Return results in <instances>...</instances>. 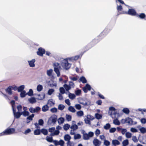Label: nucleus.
<instances>
[{"label": "nucleus", "mask_w": 146, "mask_h": 146, "mask_svg": "<svg viewBox=\"0 0 146 146\" xmlns=\"http://www.w3.org/2000/svg\"><path fill=\"white\" fill-rule=\"evenodd\" d=\"M70 127V125L68 124H65L64 126V129L66 131L68 130Z\"/></svg>", "instance_id": "nucleus-39"}, {"label": "nucleus", "mask_w": 146, "mask_h": 146, "mask_svg": "<svg viewBox=\"0 0 146 146\" xmlns=\"http://www.w3.org/2000/svg\"><path fill=\"white\" fill-rule=\"evenodd\" d=\"M58 123L59 125L63 123L64 121V119L62 117H60L57 120Z\"/></svg>", "instance_id": "nucleus-14"}, {"label": "nucleus", "mask_w": 146, "mask_h": 146, "mask_svg": "<svg viewBox=\"0 0 146 146\" xmlns=\"http://www.w3.org/2000/svg\"><path fill=\"white\" fill-rule=\"evenodd\" d=\"M112 143L113 145L116 146V145H119L120 144V142L117 139L113 140L112 141Z\"/></svg>", "instance_id": "nucleus-17"}, {"label": "nucleus", "mask_w": 146, "mask_h": 146, "mask_svg": "<svg viewBox=\"0 0 146 146\" xmlns=\"http://www.w3.org/2000/svg\"><path fill=\"white\" fill-rule=\"evenodd\" d=\"M132 139L134 142H137L138 141L137 139L135 136H134L132 137Z\"/></svg>", "instance_id": "nucleus-61"}, {"label": "nucleus", "mask_w": 146, "mask_h": 146, "mask_svg": "<svg viewBox=\"0 0 146 146\" xmlns=\"http://www.w3.org/2000/svg\"><path fill=\"white\" fill-rule=\"evenodd\" d=\"M40 110V108L39 107H36L35 108H34V113L38 112Z\"/></svg>", "instance_id": "nucleus-42"}, {"label": "nucleus", "mask_w": 146, "mask_h": 146, "mask_svg": "<svg viewBox=\"0 0 146 146\" xmlns=\"http://www.w3.org/2000/svg\"><path fill=\"white\" fill-rule=\"evenodd\" d=\"M76 108L78 110H80L81 109V105L79 104H77L75 106Z\"/></svg>", "instance_id": "nucleus-60"}, {"label": "nucleus", "mask_w": 146, "mask_h": 146, "mask_svg": "<svg viewBox=\"0 0 146 146\" xmlns=\"http://www.w3.org/2000/svg\"><path fill=\"white\" fill-rule=\"evenodd\" d=\"M59 145H60L61 146H62L64 144V141L62 140H60L59 141H58Z\"/></svg>", "instance_id": "nucleus-58"}, {"label": "nucleus", "mask_w": 146, "mask_h": 146, "mask_svg": "<svg viewBox=\"0 0 146 146\" xmlns=\"http://www.w3.org/2000/svg\"><path fill=\"white\" fill-rule=\"evenodd\" d=\"M99 40L94 39L90 43L86 46L83 48L84 52L90 49L94 46L95 45L98 43Z\"/></svg>", "instance_id": "nucleus-1"}, {"label": "nucleus", "mask_w": 146, "mask_h": 146, "mask_svg": "<svg viewBox=\"0 0 146 146\" xmlns=\"http://www.w3.org/2000/svg\"><path fill=\"white\" fill-rule=\"evenodd\" d=\"M38 51L37 52V54L39 56H42L45 52L44 49L42 47H40L38 48Z\"/></svg>", "instance_id": "nucleus-7"}, {"label": "nucleus", "mask_w": 146, "mask_h": 146, "mask_svg": "<svg viewBox=\"0 0 146 146\" xmlns=\"http://www.w3.org/2000/svg\"><path fill=\"white\" fill-rule=\"evenodd\" d=\"M65 106L62 104H60L59 105L58 107V109L60 110H62L64 108Z\"/></svg>", "instance_id": "nucleus-35"}, {"label": "nucleus", "mask_w": 146, "mask_h": 146, "mask_svg": "<svg viewBox=\"0 0 146 146\" xmlns=\"http://www.w3.org/2000/svg\"><path fill=\"white\" fill-rule=\"evenodd\" d=\"M48 104H49L50 106H52L54 105V103L52 101L49 100L48 101Z\"/></svg>", "instance_id": "nucleus-48"}, {"label": "nucleus", "mask_w": 146, "mask_h": 146, "mask_svg": "<svg viewBox=\"0 0 146 146\" xmlns=\"http://www.w3.org/2000/svg\"><path fill=\"white\" fill-rule=\"evenodd\" d=\"M46 140L49 142H52L53 141L52 137H48V138H46Z\"/></svg>", "instance_id": "nucleus-52"}, {"label": "nucleus", "mask_w": 146, "mask_h": 146, "mask_svg": "<svg viewBox=\"0 0 146 146\" xmlns=\"http://www.w3.org/2000/svg\"><path fill=\"white\" fill-rule=\"evenodd\" d=\"M82 133L83 134V138L85 140H87L89 139V137L88 134L86 133L85 130H83L82 132Z\"/></svg>", "instance_id": "nucleus-9"}, {"label": "nucleus", "mask_w": 146, "mask_h": 146, "mask_svg": "<svg viewBox=\"0 0 146 146\" xmlns=\"http://www.w3.org/2000/svg\"><path fill=\"white\" fill-rule=\"evenodd\" d=\"M54 92V90L52 89H50L48 91V94L49 95H51Z\"/></svg>", "instance_id": "nucleus-57"}, {"label": "nucleus", "mask_w": 146, "mask_h": 146, "mask_svg": "<svg viewBox=\"0 0 146 146\" xmlns=\"http://www.w3.org/2000/svg\"><path fill=\"white\" fill-rule=\"evenodd\" d=\"M81 91L80 90H78L75 91V94L77 95H79L81 93Z\"/></svg>", "instance_id": "nucleus-50"}, {"label": "nucleus", "mask_w": 146, "mask_h": 146, "mask_svg": "<svg viewBox=\"0 0 146 146\" xmlns=\"http://www.w3.org/2000/svg\"><path fill=\"white\" fill-rule=\"evenodd\" d=\"M78 126L76 124L73 125L70 127L71 129H72L73 131L76 130L78 129Z\"/></svg>", "instance_id": "nucleus-24"}, {"label": "nucleus", "mask_w": 146, "mask_h": 146, "mask_svg": "<svg viewBox=\"0 0 146 146\" xmlns=\"http://www.w3.org/2000/svg\"><path fill=\"white\" fill-rule=\"evenodd\" d=\"M15 129L14 128H8L0 133V136L10 135L15 133Z\"/></svg>", "instance_id": "nucleus-2"}, {"label": "nucleus", "mask_w": 146, "mask_h": 146, "mask_svg": "<svg viewBox=\"0 0 146 146\" xmlns=\"http://www.w3.org/2000/svg\"><path fill=\"white\" fill-rule=\"evenodd\" d=\"M31 131L30 129H28L26 130L24 132V133L25 134H27L31 132Z\"/></svg>", "instance_id": "nucleus-63"}, {"label": "nucleus", "mask_w": 146, "mask_h": 146, "mask_svg": "<svg viewBox=\"0 0 146 146\" xmlns=\"http://www.w3.org/2000/svg\"><path fill=\"white\" fill-rule=\"evenodd\" d=\"M12 88L11 86H9L7 87V89L5 90L6 92L8 93L9 95H11L12 94Z\"/></svg>", "instance_id": "nucleus-13"}, {"label": "nucleus", "mask_w": 146, "mask_h": 146, "mask_svg": "<svg viewBox=\"0 0 146 146\" xmlns=\"http://www.w3.org/2000/svg\"><path fill=\"white\" fill-rule=\"evenodd\" d=\"M113 123L116 125H119L120 124V123L117 118H116L113 120Z\"/></svg>", "instance_id": "nucleus-27"}, {"label": "nucleus", "mask_w": 146, "mask_h": 146, "mask_svg": "<svg viewBox=\"0 0 146 146\" xmlns=\"http://www.w3.org/2000/svg\"><path fill=\"white\" fill-rule=\"evenodd\" d=\"M93 142L95 146H99L101 144V142L97 139H95Z\"/></svg>", "instance_id": "nucleus-11"}, {"label": "nucleus", "mask_w": 146, "mask_h": 146, "mask_svg": "<svg viewBox=\"0 0 146 146\" xmlns=\"http://www.w3.org/2000/svg\"><path fill=\"white\" fill-rule=\"evenodd\" d=\"M77 115L79 116H81L83 115L84 113L83 111H80L77 112Z\"/></svg>", "instance_id": "nucleus-41"}, {"label": "nucleus", "mask_w": 146, "mask_h": 146, "mask_svg": "<svg viewBox=\"0 0 146 146\" xmlns=\"http://www.w3.org/2000/svg\"><path fill=\"white\" fill-rule=\"evenodd\" d=\"M60 133V131L58 130H56L53 133H51L50 135L53 136L54 135H58Z\"/></svg>", "instance_id": "nucleus-37"}, {"label": "nucleus", "mask_w": 146, "mask_h": 146, "mask_svg": "<svg viewBox=\"0 0 146 146\" xmlns=\"http://www.w3.org/2000/svg\"><path fill=\"white\" fill-rule=\"evenodd\" d=\"M68 96L69 98L71 100L74 99L76 97V96L74 94L71 93H69Z\"/></svg>", "instance_id": "nucleus-25"}, {"label": "nucleus", "mask_w": 146, "mask_h": 146, "mask_svg": "<svg viewBox=\"0 0 146 146\" xmlns=\"http://www.w3.org/2000/svg\"><path fill=\"white\" fill-rule=\"evenodd\" d=\"M44 124V121L42 119H40L39 120H38V124L40 125H42Z\"/></svg>", "instance_id": "nucleus-54"}, {"label": "nucleus", "mask_w": 146, "mask_h": 146, "mask_svg": "<svg viewBox=\"0 0 146 146\" xmlns=\"http://www.w3.org/2000/svg\"><path fill=\"white\" fill-rule=\"evenodd\" d=\"M41 133V130L39 129H35L34 132V134L36 135H39Z\"/></svg>", "instance_id": "nucleus-20"}, {"label": "nucleus", "mask_w": 146, "mask_h": 146, "mask_svg": "<svg viewBox=\"0 0 146 146\" xmlns=\"http://www.w3.org/2000/svg\"><path fill=\"white\" fill-rule=\"evenodd\" d=\"M57 120V116L56 115H52L50 118H49L48 120V122L50 123H55Z\"/></svg>", "instance_id": "nucleus-6"}, {"label": "nucleus", "mask_w": 146, "mask_h": 146, "mask_svg": "<svg viewBox=\"0 0 146 146\" xmlns=\"http://www.w3.org/2000/svg\"><path fill=\"white\" fill-rule=\"evenodd\" d=\"M126 114H128L129 113V109L127 108H124L122 110Z\"/></svg>", "instance_id": "nucleus-29"}, {"label": "nucleus", "mask_w": 146, "mask_h": 146, "mask_svg": "<svg viewBox=\"0 0 146 146\" xmlns=\"http://www.w3.org/2000/svg\"><path fill=\"white\" fill-rule=\"evenodd\" d=\"M51 111L53 113H56L57 112V110L56 108H54L50 109Z\"/></svg>", "instance_id": "nucleus-51"}, {"label": "nucleus", "mask_w": 146, "mask_h": 146, "mask_svg": "<svg viewBox=\"0 0 146 146\" xmlns=\"http://www.w3.org/2000/svg\"><path fill=\"white\" fill-rule=\"evenodd\" d=\"M88 135L90 138L94 136V133L93 132L90 131L88 133Z\"/></svg>", "instance_id": "nucleus-62"}, {"label": "nucleus", "mask_w": 146, "mask_h": 146, "mask_svg": "<svg viewBox=\"0 0 146 146\" xmlns=\"http://www.w3.org/2000/svg\"><path fill=\"white\" fill-rule=\"evenodd\" d=\"M70 139V136L68 134L66 135L64 137V139L66 141H69Z\"/></svg>", "instance_id": "nucleus-21"}, {"label": "nucleus", "mask_w": 146, "mask_h": 146, "mask_svg": "<svg viewBox=\"0 0 146 146\" xmlns=\"http://www.w3.org/2000/svg\"><path fill=\"white\" fill-rule=\"evenodd\" d=\"M141 123L143 124H145L146 123V119L145 118H142L141 120Z\"/></svg>", "instance_id": "nucleus-64"}, {"label": "nucleus", "mask_w": 146, "mask_h": 146, "mask_svg": "<svg viewBox=\"0 0 146 146\" xmlns=\"http://www.w3.org/2000/svg\"><path fill=\"white\" fill-rule=\"evenodd\" d=\"M13 111L14 114L15 116V117L17 118H19L21 115H22L21 112H20L18 111L17 112H16V110L13 107Z\"/></svg>", "instance_id": "nucleus-8"}, {"label": "nucleus", "mask_w": 146, "mask_h": 146, "mask_svg": "<svg viewBox=\"0 0 146 146\" xmlns=\"http://www.w3.org/2000/svg\"><path fill=\"white\" fill-rule=\"evenodd\" d=\"M53 70L52 69H50L49 70H47V74L49 76H51Z\"/></svg>", "instance_id": "nucleus-43"}, {"label": "nucleus", "mask_w": 146, "mask_h": 146, "mask_svg": "<svg viewBox=\"0 0 146 146\" xmlns=\"http://www.w3.org/2000/svg\"><path fill=\"white\" fill-rule=\"evenodd\" d=\"M41 132L45 135L48 134V132L47 130L44 129H42L41 130Z\"/></svg>", "instance_id": "nucleus-26"}, {"label": "nucleus", "mask_w": 146, "mask_h": 146, "mask_svg": "<svg viewBox=\"0 0 146 146\" xmlns=\"http://www.w3.org/2000/svg\"><path fill=\"white\" fill-rule=\"evenodd\" d=\"M66 119L68 121H70L71 120L72 117L70 115L66 114Z\"/></svg>", "instance_id": "nucleus-44"}, {"label": "nucleus", "mask_w": 146, "mask_h": 146, "mask_svg": "<svg viewBox=\"0 0 146 146\" xmlns=\"http://www.w3.org/2000/svg\"><path fill=\"white\" fill-rule=\"evenodd\" d=\"M60 91L62 94H64L65 92L64 88L63 87H61L60 88Z\"/></svg>", "instance_id": "nucleus-49"}, {"label": "nucleus", "mask_w": 146, "mask_h": 146, "mask_svg": "<svg viewBox=\"0 0 146 146\" xmlns=\"http://www.w3.org/2000/svg\"><path fill=\"white\" fill-rule=\"evenodd\" d=\"M81 135L79 134H77L74 135V139H80L81 138Z\"/></svg>", "instance_id": "nucleus-34"}, {"label": "nucleus", "mask_w": 146, "mask_h": 146, "mask_svg": "<svg viewBox=\"0 0 146 146\" xmlns=\"http://www.w3.org/2000/svg\"><path fill=\"white\" fill-rule=\"evenodd\" d=\"M126 136L127 138H130L131 136V134L129 132H127L126 133Z\"/></svg>", "instance_id": "nucleus-56"}, {"label": "nucleus", "mask_w": 146, "mask_h": 146, "mask_svg": "<svg viewBox=\"0 0 146 146\" xmlns=\"http://www.w3.org/2000/svg\"><path fill=\"white\" fill-rule=\"evenodd\" d=\"M35 62V59H33L30 61H28V62L29 63V65L30 67H34L35 65L34 63Z\"/></svg>", "instance_id": "nucleus-12"}, {"label": "nucleus", "mask_w": 146, "mask_h": 146, "mask_svg": "<svg viewBox=\"0 0 146 146\" xmlns=\"http://www.w3.org/2000/svg\"><path fill=\"white\" fill-rule=\"evenodd\" d=\"M29 102L32 104L35 103L36 102V99L35 98L32 97L28 99Z\"/></svg>", "instance_id": "nucleus-15"}, {"label": "nucleus", "mask_w": 146, "mask_h": 146, "mask_svg": "<svg viewBox=\"0 0 146 146\" xmlns=\"http://www.w3.org/2000/svg\"><path fill=\"white\" fill-rule=\"evenodd\" d=\"M43 89V87L42 85L39 84L38 85L37 87V90L38 91H41Z\"/></svg>", "instance_id": "nucleus-28"}, {"label": "nucleus", "mask_w": 146, "mask_h": 146, "mask_svg": "<svg viewBox=\"0 0 146 146\" xmlns=\"http://www.w3.org/2000/svg\"><path fill=\"white\" fill-rule=\"evenodd\" d=\"M110 125L109 123H107L104 126V128L106 130H108L110 127Z\"/></svg>", "instance_id": "nucleus-32"}, {"label": "nucleus", "mask_w": 146, "mask_h": 146, "mask_svg": "<svg viewBox=\"0 0 146 146\" xmlns=\"http://www.w3.org/2000/svg\"><path fill=\"white\" fill-rule=\"evenodd\" d=\"M22 115H23L24 116H28L29 115V112L27 111H24L21 112Z\"/></svg>", "instance_id": "nucleus-30"}, {"label": "nucleus", "mask_w": 146, "mask_h": 146, "mask_svg": "<svg viewBox=\"0 0 146 146\" xmlns=\"http://www.w3.org/2000/svg\"><path fill=\"white\" fill-rule=\"evenodd\" d=\"M80 81L83 83H86L87 82V80L84 76H82L80 78Z\"/></svg>", "instance_id": "nucleus-22"}, {"label": "nucleus", "mask_w": 146, "mask_h": 146, "mask_svg": "<svg viewBox=\"0 0 146 146\" xmlns=\"http://www.w3.org/2000/svg\"><path fill=\"white\" fill-rule=\"evenodd\" d=\"M141 133H144L146 132V129L144 127H142L139 129Z\"/></svg>", "instance_id": "nucleus-40"}, {"label": "nucleus", "mask_w": 146, "mask_h": 146, "mask_svg": "<svg viewBox=\"0 0 146 146\" xmlns=\"http://www.w3.org/2000/svg\"><path fill=\"white\" fill-rule=\"evenodd\" d=\"M22 106L21 105H18L17 107V109L19 112H20L22 111Z\"/></svg>", "instance_id": "nucleus-55"}, {"label": "nucleus", "mask_w": 146, "mask_h": 146, "mask_svg": "<svg viewBox=\"0 0 146 146\" xmlns=\"http://www.w3.org/2000/svg\"><path fill=\"white\" fill-rule=\"evenodd\" d=\"M116 130L115 128H111L110 130V132L111 133H113L115 132Z\"/></svg>", "instance_id": "nucleus-59"}, {"label": "nucleus", "mask_w": 146, "mask_h": 146, "mask_svg": "<svg viewBox=\"0 0 146 146\" xmlns=\"http://www.w3.org/2000/svg\"><path fill=\"white\" fill-rule=\"evenodd\" d=\"M20 92V95L21 98H24L27 95V94H26V92L25 90H23Z\"/></svg>", "instance_id": "nucleus-23"}, {"label": "nucleus", "mask_w": 146, "mask_h": 146, "mask_svg": "<svg viewBox=\"0 0 146 146\" xmlns=\"http://www.w3.org/2000/svg\"><path fill=\"white\" fill-rule=\"evenodd\" d=\"M123 143L124 146H126L129 144L128 140L127 139H126L123 141Z\"/></svg>", "instance_id": "nucleus-46"}, {"label": "nucleus", "mask_w": 146, "mask_h": 146, "mask_svg": "<svg viewBox=\"0 0 146 146\" xmlns=\"http://www.w3.org/2000/svg\"><path fill=\"white\" fill-rule=\"evenodd\" d=\"M64 86L66 90L67 91L69 90L71 88L70 86H69V85H67L66 84H65Z\"/></svg>", "instance_id": "nucleus-38"}, {"label": "nucleus", "mask_w": 146, "mask_h": 146, "mask_svg": "<svg viewBox=\"0 0 146 146\" xmlns=\"http://www.w3.org/2000/svg\"><path fill=\"white\" fill-rule=\"evenodd\" d=\"M125 13L131 16H136L137 13L136 11L133 9H129L127 12H126L125 13H120V14Z\"/></svg>", "instance_id": "nucleus-5"}, {"label": "nucleus", "mask_w": 146, "mask_h": 146, "mask_svg": "<svg viewBox=\"0 0 146 146\" xmlns=\"http://www.w3.org/2000/svg\"><path fill=\"white\" fill-rule=\"evenodd\" d=\"M96 118L98 119H101L102 117V115L101 114H99L98 113H96L95 114Z\"/></svg>", "instance_id": "nucleus-33"}, {"label": "nucleus", "mask_w": 146, "mask_h": 146, "mask_svg": "<svg viewBox=\"0 0 146 146\" xmlns=\"http://www.w3.org/2000/svg\"><path fill=\"white\" fill-rule=\"evenodd\" d=\"M136 16L141 19H144L145 20H146V15L144 13H142L139 15L137 13V14Z\"/></svg>", "instance_id": "nucleus-10"}, {"label": "nucleus", "mask_w": 146, "mask_h": 146, "mask_svg": "<svg viewBox=\"0 0 146 146\" xmlns=\"http://www.w3.org/2000/svg\"><path fill=\"white\" fill-rule=\"evenodd\" d=\"M48 106L47 105L44 106L42 108V111H43L45 112L48 110Z\"/></svg>", "instance_id": "nucleus-19"}, {"label": "nucleus", "mask_w": 146, "mask_h": 146, "mask_svg": "<svg viewBox=\"0 0 146 146\" xmlns=\"http://www.w3.org/2000/svg\"><path fill=\"white\" fill-rule=\"evenodd\" d=\"M126 123H127L131 125L133 124L132 119L130 117L126 118Z\"/></svg>", "instance_id": "nucleus-16"}, {"label": "nucleus", "mask_w": 146, "mask_h": 146, "mask_svg": "<svg viewBox=\"0 0 146 146\" xmlns=\"http://www.w3.org/2000/svg\"><path fill=\"white\" fill-rule=\"evenodd\" d=\"M68 110L69 111L73 113L75 112L76 111V110L72 106H70L68 108Z\"/></svg>", "instance_id": "nucleus-31"}, {"label": "nucleus", "mask_w": 146, "mask_h": 146, "mask_svg": "<svg viewBox=\"0 0 146 146\" xmlns=\"http://www.w3.org/2000/svg\"><path fill=\"white\" fill-rule=\"evenodd\" d=\"M104 144L106 146H108L110 144V142L108 141L105 140L104 141Z\"/></svg>", "instance_id": "nucleus-45"}, {"label": "nucleus", "mask_w": 146, "mask_h": 146, "mask_svg": "<svg viewBox=\"0 0 146 146\" xmlns=\"http://www.w3.org/2000/svg\"><path fill=\"white\" fill-rule=\"evenodd\" d=\"M117 9L118 12H119L120 11H121L122 9V7L121 5H119L117 6Z\"/></svg>", "instance_id": "nucleus-47"}, {"label": "nucleus", "mask_w": 146, "mask_h": 146, "mask_svg": "<svg viewBox=\"0 0 146 146\" xmlns=\"http://www.w3.org/2000/svg\"><path fill=\"white\" fill-rule=\"evenodd\" d=\"M54 70L57 76L59 77L60 76L59 69L61 68L60 64L58 63L55 62L54 64Z\"/></svg>", "instance_id": "nucleus-3"}, {"label": "nucleus", "mask_w": 146, "mask_h": 146, "mask_svg": "<svg viewBox=\"0 0 146 146\" xmlns=\"http://www.w3.org/2000/svg\"><path fill=\"white\" fill-rule=\"evenodd\" d=\"M24 85H22L19 86L17 90L18 92H20L23 91V90L24 88Z\"/></svg>", "instance_id": "nucleus-18"}, {"label": "nucleus", "mask_w": 146, "mask_h": 146, "mask_svg": "<svg viewBox=\"0 0 146 146\" xmlns=\"http://www.w3.org/2000/svg\"><path fill=\"white\" fill-rule=\"evenodd\" d=\"M27 94L29 96H31L33 95V91L32 89L29 90V92L27 93Z\"/></svg>", "instance_id": "nucleus-36"}, {"label": "nucleus", "mask_w": 146, "mask_h": 146, "mask_svg": "<svg viewBox=\"0 0 146 146\" xmlns=\"http://www.w3.org/2000/svg\"><path fill=\"white\" fill-rule=\"evenodd\" d=\"M61 65L66 70L68 69L71 66V64L68 63L67 59L63 60L61 63Z\"/></svg>", "instance_id": "nucleus-4"}, {"label": "nucleus", "mask_w": 146, "mask_h": 146, "mask_svg": "<svg viewBox=\"0 0 146 146\" xmlns=\"http://www.w3.org/2000/svg\"><path fill=\"white\" fill-rule=\"evenodd\" d=\"M95 134L96 136H98L100 134V131L98 129H97L95 132Z\"/></svg>", "instance_id": "nucleus-53"}]
</instances>
